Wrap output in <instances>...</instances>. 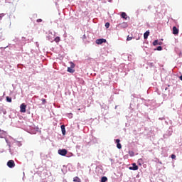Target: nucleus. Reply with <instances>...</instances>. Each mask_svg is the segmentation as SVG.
<instances>
[{"label": "nucleus", "instance_id": "nucleus-2", "mask_svg": "<svg viewBox=\"0 0 182 182\" xmlns=\"http://www.w3.org/2000/svg\"><path fill=\"white\" fill-rule=\"evenodd\" d=\"M58 153L60 156H66L68 154V150L65 149H58Z\"/></svg>", "mask_w": 182, "mask_h": 182}, {"label": "nucleus", "instance_id": "nucleus-15", "mask_svg": "<svg viewBox=\"0 0 182 182\" xmlns=\"http://www.w3.org/2000/svg\"><path fill=\"white\" fill-rule=\"evenodd\" d=\"M163 43L161 42H159V40H155L153 43H152V45L154 46H157V45H162Z\"/></svg>", "mask_w": 182, "mask_h": 182}, {"label": "nucleus", "instance_id": "nucleus-44", "mask_svg": "<svg viewBox=\"0 0 182 182\" xmlns=\"http://www.w3.org/2000/svg\"><path fill=\"white\" fill-rule=\"evenodd\" d=\"M2 130H1V129H0V132H1Z\"/></svg>", "mask_w": 182, "mask_h": 182}, {"label": "nucleus", "instance_id": "nucleus-22", "mask_svg": "<svg viewBox=\"0 0 182 182\" xmlns=\"http://www.w3.org/2000/svg\"><path fill=\"white\" fill-rule=\"evenodd\" d=\"M106 181H107V177H106V176H102V177L101 178V182H106Z\"/></svg>", "mask_w": 182, "mask_h": 182}, {"label": "nucleus", "instance_id": "nucleus-14", "mask_svg": "<svg viewBox=\"0 0 182 182\" xmlns=\"http://www.w3.org/2000/svg\"><path fill=\"white\" fill-rule=\"evenodd\" d=\"M13 144L14 146H18V147H21V146H22V142L19 141H14L13 142Z\"/></svg>", "mask_w": 182, "mask_h": 182}, {"label": "nucleus", "instance_id": "nucleus-18", "mask_svg": "<svg viewBox=\"0 0 182 182\" xmlns=\"http://www.w3.org/2000/svg\"><path fill=\"white\" fill-rule=\"evenodd\" d=\"M0 114H6V109L2 108V109H0Z\"/></svg>", "mask_w": 182, "mask_h": 182}, {"label": "nucleus", "instance_id": "nucleus-4", "mask_svg": "<svg viewBox=\"0 0 182 182\" xmlns=\"http://www.w3.org/2000/svg\"><path fill=\"white\" fill-rule=\"evenodd\" d=\"M7 167L9 168H14V167H15V161L14 160H9L7 162Z\"/></svg>", "mask_w": 182, "mask_h": 182}, {"label": "nucleus", "instance_id": "nucleus-16", "mask_svg": "<svg viewBox=\"0 0 182 182\" xmlns=\"http://www.w3.org/2000/svg\"><path fill=\"white\" fill-rule=\"evenodd\" d=\"M73 65H71V67L68 68V72L70 73H75V70H73Z\"/></svg>", "mask_w": 182, "mask_h": 182}, {"label": "nucleus", "instance_id": "nucleus-24", "mask_svg": "<svg viewBox=\"0 0 182 182\" xmlns=\"http://www.w3.org/2000/svg\"><path fill=\"white\" fill-rule=\"evenodd\" d=\"M138 164H139V166H141V164H143V159H139L138 160Z\"/></svg>", "mask_w": 182, "mask_h": 182}, {"label": "nucleus", "instance_id": "nucleus-36", "mask_svg": "<svg viewBox=\"0 0 182 182\" xmlns=\"http://www.w3.org/2000/svg\"><path fill=\"white\" fill-rule=\"evenodd\" d=\"M2 39V33H0V41Z\"/></svg>", "mask_w": 182, "mask_h": 182}, {"label": "nucleus", "instance_id": "nucleus-5", "mask_svg": "<svg viewBox=\"0 0 182 182\" xmlns=\"http://www.w3.org/2000/svg\"><path fill=\"white\" fill-rule=\"evenodd\" d=\"M107 41L105 38H98L95 41L97 45H102V43H106Z\"/></svg>", "mask_w": 182, "mask_h": 182}, {"label": "nucleus", "instance_id": "nucleus-23", "mask_svg": "<svg viewBox=\"0 0 182 182\" xmlns=\"http://www.w3.org/2000/svg\"><path fill=\"white\" fill-rule=\"evenodd\" d=\"M154 50H163V47L159 46L156 48H155Z\"/></svg>", "mask_w": 182, "mask_h": 182}, {"label": "nucleus", "instance_id": "nucleus-41", "mask_svg": "<svg viewBox=\"0 0 182 182\" xmlns=\"http://www.w3.org/2000/svg\"><path fill=\"white\" fill-rule=\"evenodd\" d=\"M110 161H113V159H111Z\"/></svg>", "mask_w": 182, "mask_h": 182}, {"label": "nucleus", "instance_id": "nucleus-10", "mask_svg": "<svg viewBox=\"0 0 182 182\" xmlns=\"http://www.w3.org/2000/svg\"><path fill=\"white\" fill-rule=\"evenodd\" d=\"M60 127H61L62 134L63 136H65L66 134V128L64 124L61 125Z\"/></svg>", "mask_w": 182, "mask_h": 182}, {"label": "nucleus", "instance_id": "nucleus-19", "mask_svg": "<svg viewBox=\"0 0 182 182\" xmlns=\"http://www.w3.org/2000/svg\"><path fill=\"white\" fill-rule=\"evenodd\" d=\"M73 181L74 182H82V181L77 176H75V177L73 178Z\"/></svg>", "mask_w": 182, "mask_h": 182}, {"label": "nucleus", "instance_id": "nucleus-3", "mask_svg": "<svg viewBox=\"0 0 182 182\" xmlns=\"http://www.w3.org/2000/svg\"><path fill=\"white\" fill-rule=\"evenodd\" d=\"M129 26V24L127 22H123L122 23L118 24L117 27L119 28V29H124Z\"/></svg>", "mask_w": 182, "mask_h": 182}, {"label": "nucleus", "instance_id": "nucleus-29", "mask_svg": "<svg viewBox=\"0 0 182 182\" xmlns=\"http://www.w3.org/2000/svg\"><path fill=\"white\" fill-rule=\"evenodd\" d=\"M171 159H172V160H176V154H171Z\"/></svg>", "mask_w": 182, "mask_h": 182}, {"label": "nucleus", "instance_id": "nucleus-40", "mask_svg": "<svg viewBox=\"0 0 182 182\" xmlns=\"http://www.w3.org/2000/svg\"><path fill=\"white\" fill-rule=\"evenodd\" d=\"M115 109H117V106H115Z\"/></svg>", "mask_w": 182, "mask_h": 182}, {"label": "nucleus", "instance_id": "nucleus-42", "mask_svg": "<svg viewBox=\"0 0 182 182\" xmlns=\"http://www.w3.org/2000/svg\"><path fill=\"white\" fill-rule=\"evenodd\" d=\"M133 97H134V95H132Z\"/></svg>", "mask_w": 182, "mask_h": 182}, {"label": "nucleus", "instance_id": "nucleus-33", "mask_svg": "<svg viewBox=\"0 0 182 182\" xmlns=\"http://www.w3.org/2000/svg\"><path fill=\"white\" fill-rule=\"evenodd\" d=\"M101 107H102L103 109H106V105H102Z\"/></svg>", "mask_w": 182, "mask_h": 182}, {"label": "nucleus", "instance_id": "nucleus-26", "mask_svg": "<svg viewBox=\"0 0 182 182\" xmlns=\"http://www.w3.org/2000/svg\"><path fill=\"white\" fill-rule=\"evenodd\" d=\"M41 102H42V105H46V99L42 98Z\"/></svg>", "mask_w": 182, "mask_h": 182}, {"label": "nucleus", "instance_id": "nucleus-27", "mask_svg": "<svg viewBox=\"0 0 182 182\" xmlns=\"http://www.w3.org/2000/svg\"><path fill=\"white\" fill-rule=\"evenodd\" d=\"M5 16V14L1 13L0 14V21H2V18H4Z\"/></svg>", "mask_w": 182, "mask_h": 182}, {"label": "nucleus", "instance_id": "nucleus-1", "mask_svg": "<svg viewBox=\"0 0 182 182\" xmlns=\"http://www.w3.org/2000/svg\"><path fill=\"white\" fill-rule=\"evenodd\" d=\"M6 140V143H7V145L9 147V153L11 156H15V154H16V150H14V149H12V146H11V143H9V141H8V139H6V138L5 139Z\"/></svg>", "mask_w": 182, "mask_h": 182}, {"label": "nucleus", "instance_id": "nucleus-34", "mask_svg": "<svg viewBox=\"0 0 182 182\" xmlns=\"http://www.w3.org/2000/svg\"><path fill=\"white\" fill-rule=\"evenodd\" d=\"M166 118H164V117H160V118H159V120H164Z\"/></svg>", "mask_w": 182, "mask_h": 182}, {"label": "nucleus", "instance_id": "nucleus-39", "mask_svg": "<svg viewBox=\"0 0 182 182\" xmlns=\"http://www.w3.org/2000/svg\"><path fill=\"white\" fill-rule=\"evenodd\" d=\"M6 48H8V46H6V47H4V49H6Z\"/></svg>", "mask_w": 182, "mask_h": 182}, {"label": "nucleus", "instance_id": "nucleus-21", "mask_svg": "<svg viewBox=\"0 0 182 182\" xmlns=\"http://www.w3.org/2000/svg\"><path fill=\"white\" fill-rule=\"evenodd\" d=\"M6 102H8V103H11L12 102V98L11 97H6Z\"/></svg>", "mask_w": 182, "mask_h": 182}, {"label": "nucleus", "instance_id": "nucleus-37", "mask_svg": "<svg viewBox=\"0 0 182 182\" xmlns=\"http://www.w3.org/2000/svg\"><path fill=\"white\" fill-rule=\"evenodd\" d=\"M179 79H180V80L182 81V75H181V76L179 77Z\"/></svg>", "mask_w": 182, "mask_h": 182}, {"label": "nucleus", "instance_id": "nucleus-11", "mask_svg": "<svg viewBox=\"0 0 182 182\" xmlns=\"http://www.w3.org/2000/svg\"><path fill=\"white\" fill-rule=\"evenodd\" d=\"M173 35H178V28H177V27L176 26H173Z\"/></svg>", "mask_w": 182, "mask_h": 182}, {"label": "nucleus", "instance_id": "nucleus-28", "mask_svg": "<svg viewBox=\"0 0 182 182\" xmlns=\"http://www.w3.org/2000/svg\"><path fill=\"white\" fill-rule=\"evenodd\" d=\"M68 117H69V119H72V117H73V114H72V113H68Z\"/></svg>", "mask_w": 182, "mask_h": 182}, {"label": "nucleus", "instance_id": "nucleus-30", "mask_svg": "<svg viewBox=\"0 0 182 182\" xmlns=\"http://www.w3.org/2000/svg\"><path fill=\"white\" fill-rule=\"evenodd\" d=\"M132 39H133V37H130L129 36L127 38V41H132Z\"/></svg>", "mask_w": 182, "mask_h": 182}, {"label": "nucleus", "instance_id": "nucleus-35", "mask_svg": "<svg viewBox=\"0 0 182 182\" xmlns=\"http://www.w3.org/2000/svg\"><path fill=\"white\" fill-rule=\"evenodd\" d=\"M82 39H86V35L85 34L83 35Z\"/></svg>", "mask_w": 182, "mask_h": 182}, {"label": "nucleus", "instance_id": "nucleus-31", "mask_svg": "<svg viewBox=\"0 0 182 182\" xmlns=\"http://www.w3.org/2000/svg\"><path fill=\"white\" fill-rule=\"evenodd\" d=\"M36 22L39 23V22H42V18H38L36 20Z\"/></svg>", "mask_w": 182, "mask_h": 182}, {"label": "nucleus", "instance_id": "nucleus-25", "mask_svg": "<svg viewBox=\"0 0 182 182\" xmlns=\"http://www.w3.org/2000/svg\"><path fill=\"white\" fill-rule=\"evenodd\" d=\"M105 28H106L107 29H109V27L110 26V23L107 22V23H105Z\"/></svg>", "mask_w": 182, "mask_h": 182}, {"label": "nucleus", "instance_id": "nucleus-38", "mask_svg": "<svg viewBox=\"0 0 182 182\" xmlns=\"http://www.w3.org/2000/svg\"><path fill=\"white\" fill-rule=\"evenodd\" d=\"M165 90H168V87H166Z\"/></svg>", "mask_w": 182, "mask_h": 182}, {"label": "nucleus", "instance_id": "nucleus-43", "mask_svg": "<svg viewBox=\"0 0 182 182\" xmlns=\"http://www.w3.org/2000/svg\"><path fill=\"white\" fill-rule=\"evenodd\" d=\"M130 156H133V154H131Z\"/></svg>", "mask_w": 182, "mask_h": 182}, {"label": "nucleus", "instance_id": "nucleus-8", "mask_svg": "<svg viewBox=\"0 0 182 182\" xmlns=\"http://www.w3.org/2000/svg\"><path fill=\"white\" fill-rule=\"evenodd\" d=\"M8 136V132L6 131L1 130L0 132V139H5Z\"/></svg>", "mask_w": 182, "mask_h": 182}, {"label": "nucleus", "instance_id": "nucleus-12", "mask_svg": "<svg viewBox=\"0 0 182 182\" xmlns=\"http://www.w3.org/2000/svg\"><path fill=\"white\" fill-rule=\"evenodd\" d=\"M47 40L49 41L50 42H53V38L52 37V33H49V34L46 36Z\"/></svg>", "mask_w": 182, "mask_h": 182}, {"label": "nucleus", "instance_id": "nucleus-32", "mask_svg": "<svg viewBox=\"0 0 182 182\" xmlns=\"http://www.w3.org/2000/svg\"><path fill=\"white\" fill-rule=\"evenodd\" d=\"M25 39H26L25 37H22V42H23V43H25V42H26Z\"/></svg>", "mask_w": 182, "mask_h": 182}, {"label": "nucleus", "instance_id": "nucleus-20", "mask_svg": "<svg viewBox=\"0 0 182 182\" xmlns=\"http://www.w3.org/2000/svg\"><path fill=\"white\" fill-rule=\"evenodd\" d=\"M53 41H55V42H56V43H58V42H60V37L57 36L55 37Z\"/></svg>", "mask_w": 182, "mask_h": 182}, {"label": "nucleus", "instance_id": "nucleus-9", "mask_svg": "<svg viewBox=\"0 0 182 182\" xmlns=\"http://www.w3.org/2000/svg\"><path fill=\"white\" fill-rule=\"evenodd\" d=\"M114 142L117 144V149H122V144H120V139H114Z\"/></svg>", "mask_w": 182, "mask_h": 182}, {"label": "nucleus", "instance_id": "nucleus-17", "mask_svg": "<svg viewBox=\"0 0 182 182\" xmlns=\"http://www.w3.org/2000/svg\"><path fill=\"white\" fill-rule=\"evenodd\" d=\"M121 17L123 19H127V14L125 12H122L121 13Z\"/></svg>", "mask_w": 182, "mask_h": 182}, {"label": "nucleus", "instance_id": "nucleus-7", "mask_svg": "<svg viewBox=\"0 0 182 182\" xmlns=\"http://www.w3.org/2000/svg\"><path fill=\"white\" fill-rule=\"evenodd\" d=\"M129 170H133L134 171H136V170H139V166L136 164V163H134L131 166L129 167Z\"/></svg>", "mask_w": 182, "mask_h": 182}, {"label": "nucleus", "instance_id": "nucleus-13", "mask_svg": "<svg viewBox=\"0 0 182 182\" xmlns=\"http://www.w3.org/2000/svg\"><path fill=\"white\" fill-rule=\"evenodd\" d=\"M150 36V31H146L144 33V39H147L149 38V36Z\"/></svg>", "mask_w": 182, "mask_h": 182}, {"label": "nucleus", "instance_id": "nucleus-6", "mask_svg": "<svg viewBox=\"0 0 182 182\" xmlns=\"http://www.w3.org/2000/svg\"><path fill=\"white\" fill-rule=\"evenodd\" d=\"M20 112L21 113L26 112V105H25V103H23L20 105Z\"/></svg>", "mask_w": 182, "mask_h": 182}]
</instances>
